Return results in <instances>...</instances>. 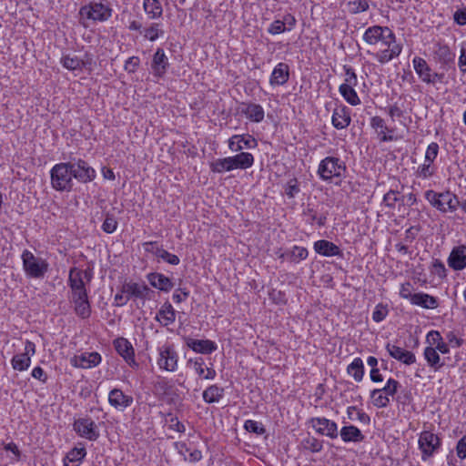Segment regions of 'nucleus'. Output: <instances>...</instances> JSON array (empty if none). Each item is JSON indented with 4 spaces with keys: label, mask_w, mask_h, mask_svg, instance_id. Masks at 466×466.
<instances>
[{
    "label": "nucleus",
    "mask_w": 466,
    "mask_h": 466,
    "mask_svg": "<svg viewBox=\"0 0 466 466\" xmlns=\"http://www.w3.org/2000/svg\"><path fill=\"white\" fill-rule=\"evenodd\" d=\"M363 40L369 45L380 43L387 46V48L373 54L380 64L388 63L401 53V46L396 44L394 33L387 26L373 25L367 28L363 35Z\"/></svg>",
    "instance_id": "1"
},
{
    "label": "nucleus",
    "mask_w": 466,
    "mask_h": 466,
    "mask_svg": "<svg viewBox=\"0 0 466 466\" xmlns=\"http://www.w3.org/2000/svg\"><path fill=\"white\" fill-rule=\"evenodd\" d=\"M52 187L60 192H70L73 189V177L70 163L56 164L50 170Z\"/></svg>",
    "instance_id": "2"
},
{
    "label": "nucleus",
    "mask_w": 466,
    "mask_h": 466,
    "mask_svg": "<svg viewBox=\"0 0 466 466\" xmlns=\"http://www.w3.org/2000/svg\"><path fill=\"white\" fill-rule=\"evenodd\" d=\"M425 198L433 208L442 213L454 212L460 206L458 197L450 190L438 193L430 189L425 192Z\"/></svg>",
    "instance_id": "3"
},
{
    "label": "nucleus",
    "mask_w": 466,
    "mask_h": 466,
    "mask_svg": "<svg viewBox=\"0 0 466 466\" xmlns=\"http://www.w3.org/2000/svg\"><path fill=\"white\" fill-rule=\"evenodd\" d=\"M112 15V9L100 2H90L79 9L80 23L87 27L86 20L105 22Z\"/></svg>",
    "instance_id": "4"
},
{
    "label": "nucleus",
    "mask_w": 466,
    "mask_h": 466,
    "mask_svg": "<svg viewBox=\"0 0 466 466\" xmlns=\"http://www.w3.org/2000/svg\"><path fill=\"white\" fill-rule=\"evenodd\" d=\"M21 258L26 276L33 279H43L45 277L49 267L46 259L35 257L27 249L23 251Z\"/></svg>",
    "instance_id": "5"
},
{
    "label": "nucleus",
    "mask_w": 466,
    "mask_h": 466,
    "mask_svg": "<svg viewBox=\"0 0 466 466\" xmlns=\"http://www.w3.org/2000/svg\"><path fill=\"white\" fill-rule=\"evenodd\" d=\"M346 166L339 157H327L322 159L318 167V175L324 181H331L333 177H344Z\"/></svg>",
    "instance_id": "6"
},
{
    "label": "nucleus",
    "mask_w": 466,
    "mask_h": 466,
    "mask_svg": "<svg viewBox=\"0 0 466 466\" xmlns=\"http://www.w3.org/2000/svg\"><path fill=\"white\" fill-rule=\"evenodd\" d=\"M419 449L421 451L422 461H427L439 451L441 441L438 435L430 431L420 432L418 441Z\"/></svg>",
    "instance_id": "7"
},
{
    "label": "nucleus",
    "mask_w": 466,
    "mask_h": 466,
    "mask_svg": "<svg viewBox=\"0 0 466 466\" xmlns=\"http://www.w3.org/2000/svg\"><path fill=\"white\" fill-rule=\"evenodd\" d=\"M73 430L79 437L90 441H96L100 436L96 423L87 416L75 420Z\"/></svg>",
    "instance_id": "8"
},
{
    "label": "nucleus",
    "mask_w": 466,
    "mask_h": 466,
    "mask_svg": "<svg viewBox=\"0 0 466 466\" xmlns=\"http://www.w3.org/2000/svg\"><path fill=\"white\" fill-rule=\"evenodd\" d=\"M70 169L73 178H76L80 183H89L96 178V170L84 159L74 158L70 161Z\"/></svg>",
    "instance_id": "9"
},
{
    "label": "nucleus",
    "mask_w": 466,
    "mask_h": 466,
    "mask_svg": "<svg viewBox=\"0 0 466 466\" xmlns=\"http://www.w3.org/2000/svg\"><path fill=\"white\" fill-rule=\"evenodd\" d=\"M329 212L322 204H308L303 210V216L306 222L311 226L317 224L319 227H324L327 222Z\"/></svg>",
    "instance_id": "10"
},
{
    "label": "nucleus",
    "mask_w": 466,
    "mask_h": 466,
    "mask_svg": "<svg viewBox=\"0 0 466 466\" xmlns=\"http://www.w3.org/2000/svg\"><path fill=\"white\" fill-rule=\"evenodd\" d=\"M157 365L167 371H175L177 368L178 355L173 346L164 345L158 349Z\"/></svg>",
    "instance_id": "11"
},
{
    "label": "nucleus",
    "mask_w": 466,
    "mask_h": 466,
    "mask_svg": "<svg viewBox=\"0 0 466 466\" xmlns=\"http://www.w3.org/2000/svg\"><path fill=\"white\" fill-rule=\"evenodd\" d=\"M309 424L319 435L336 439L339 435L338 425L335 421L325 417H315L309 420Z\"/></svg>",
    "instance_id": "12"
},
{
    "label": "nucleus",
    "mask_w": 466,
    "mask_h": 466,
    "mask_svg": "<svg viewBox=\"0 0 466 466\" xmlns=\"http://www.w3.org/2000/svg\"><path fill=\"white\" fill-rule=\"evenodd\" d=\"M92 273L78 268H71L69 270L67 284L71 290L86 289V284L90 283Z\"/></svg>",
    "instance_id": "13"
},
{
    "label": "nucleus",
    "mask_w": 466,
    "mask_h": 466,
    "mask_svg": "<svg viewBox=\"0 0 466 466\" xmlns=\"http://www.w3.org/2000/svg\"><path fill=\"white\" fill-rule=\"evenodd\" d=\"M35 353V343L26 340L24 352L15 355L11 360L13 369L19 371L26 370L31 364V357L34 356Z\"/></svg>",
    "instance_id": "14"
},
{
    "label": "nucleus",
    "mask_w": 466,
    "mask_h": 466,
    "mask_svg": "<svg viewBox=\"0 0 466 466\" xmlns=\"http://www.w3.org/2000/svg\"><path fill=\"white\" fill-rule=\"evenodd\" d=\"M102 360L98 352H84L80 355H75L70 359V363L76 368L91 369L100 364Z\"/></svg>",
    "instance_id": "15"
},
{
    "label": "nucleus",
    "mask_w": 466,
    "mask_h": 466,
    "mask_svg": "<svg viewBox=\"0 0 466 466\" xmlns=\"http://www.w3.org/2000/svg\"><path fill=\"white\" fill-rule=\"evenodd\" d=\"M114 347L116 352L127 361V363L134 368L138 364L135 360V351L132 344L125 338H117L114 340Z\"/></svg>",
    "instance_id": "16"
},
{
    "label": "nucleus",
    "mask_w": 466,
    "mask_h": 466,
    "mask_svg": "<svg viewBox=\"0 0 466 466\" xmlns=\"http://www.w3.org/2000/svg\"><path fill=\"white\" fill-rule=\"evenodd\" d=\"M447 263L455 271L464 269L466 268V245L453 247L447 258Z\"/></svg>",
    "instance_id": "17"
},
{
    "label": "nucleus",
    "mask_w": 466,
    "mask_h": 466,
    "mask_svg": "<svg viewBox=\"0 0 466 466\" xmlns=\"http://www.w3.org/2000/svg\"><path fill=\"white\" fill-rule=\"evenodd\" d=\"M258 147V141L249 134L234 135L228 139V148L239 152L244 148L252 149Z\"/></svg>",
    "instance_id": "18"
},
{
    "label": "nucleus",
    "mask_w": 466,
    "mask_h": 466,
    "mask_svg": "<svg viewBox=\"0 0 466 466\" xmlns=\"http://www.w3.org/2000/svg\"><path fill=\"white\" fill-rule=\"evenodd\" d=\"M133 401V397L125 394L120 389L115 388L109 391L108 403L117 410L124 411L132 405Z\"/></svg>",
    "instance_id": "19"
},
{
    "label": "nucleus",
    "mask_w": 466,
    "mask_h": 466,
    "mask_svg": "<svg viewBox=\"0 0 466 466\" xmlns=\"http://www.w3.org/2000/svg\"><path fill=\"white\" fill-rule=\"evenodd\" d=\"M121 292L129 296V299L132 298L149 299V294L153 291L146 284H139L137 282H125L121 287Z\"/></svg>",
    "instance_id": "20"
},
{
    "label": "nucleus",
    "mask_w": 466,
    "mask_h": 466,
    "mask_svg": "<svg viewBox=\"0 0 466 466\" xmlns=\"http://www.w3.org/2000/svg\"><path fill=\"white\" fill-rule=\"evenodd\" d=\"M168 66V58L166 56L164 49L158 47L153 56L151 63L153 75L157 78L163 77L167 73Z\"/></svg>",
    "instance_id": "21"
},
{
    "label": "nucleus",
    "mask_w": 466,
    "mask_h": 466,
    "mask_svg": "<svg viewBox=\"0 0 466 466\" xmlns=\"http://www.w3.org/2000/svg\"><path fill=\"white\" fill-rule=\"evenodd\" d=\"M386 350L391 358L397 360L398 361L405 365H411L416 362L415 354L401 347L396 346L391 343H387Z\"/></svg>",
    "instance_id": "22"
},
{
    "label": "nucleus",
    "mask_w": 466,
    "mask_h": 466,
    "mask_svg": "<svg viewBox=\"0 0 466 466\" xmlns=\"http://www.w3.org/2000/svg\"><path fill=\"white\" fill-rule=\"evenodd\" d=\"M186 345L197 353L210 354L217 350V344L209 339H185Z\"/></svg>",
    "instance_id": "23"
},
{
    "label": "nucleus",
    "mask_w": 466,
    "mask_h": 466,
    "mask_svg": "<svg viewBox=\"0 0 466 466\" xmlns=\"http://www.w3.org/2000/svg\"><path fill=\"white\" fill-rule=\"evenodd\" d=\"M351 117L350 109L345 106H338L334 109L331 123L332 126L337 129H343L350 125Z\"/></svg>",
    "instance_id": "24"
},
{
    "label": "nucleus",
    "mask_w": 466,
    "mask_h": 466,
    "mask_svg": "<svg viewBox=\"0 0 466 466\" xmlns=\"http://www.w3.org/2000/svg\"><path fill=\"white\" fill-rule=\"evenodd\" d=\"M289 79V66L288 64L280 62L273 69L269 77V84L273 86H283Z\"/></svg>",
    "instance_id": "25"
},
{
    "label": "nucleus",
    "mask_w": 466,
    "mask_h": 466,
    "mask_svg": "<svg viewBox=\"0 0 466 466\" xmlns=\"http://www.w3.org/2000/svg\"><path fill=\"white\" fill-rule=\"evenodd\" d=\"M147 279L153 288L163 292H169L174 287L172 280L162 273H148L147 275Z\"/></svg>",
    "instance_id": "26"
},
{
    "label": "nucleus",
    "mask_w": 466,
    "mask_h": 466,
    "mask_svg": "<svg viewBox=\"0 0 466 466\" xmlns=\"http://www.w3.org/2000/svg\"><path fill=\"white\" fill-rule=\"evenodd\" d=\"M314 250L325 257L339 256L342 257V252L339 246L326 239H320L314 243Z\"/></svg>",
    "instance_id": "27"
},
{
    "label": "nucleus",
    "mask_w": 466,
    "mask_h": 466,
    "mask_svg": "<svg viewBox=\"0 0 466 466\" xmlns=\"http://www.w3.org/2000/svg\"><path fill=\"white\" fill-rule=\"evenodd\" d=\"M155 319L163 327H167L175 322L176 311L168 301H166L161 306L155 317Z\"/></svg>",
    "instance_id": "28"
},
{
    "label": "nucleus",
    "mask_w": 466,
    "mask_h": 466,
    "mask_svg": "<svg viewBox=\"0 0 466 466\" xmlns=\"http://www.w3.org/2000/svg\"><path fill=\"white\" fill-rule=\"evenodd\" d=\"M370 126L372 128L376 129L379 136H380V141L382 142H390L395 140V137L387 133H393V129H390L382 117L375 116L370 119Z\"/></svg>",
    "instance_id": "29"
},
{
    "label": "nucleus",
    "mask_w": 466,
    "mask_h": 466,
    "mask_svg": "<svg viewBox=\"0 0 466 466\" xmlns=\"http://www.w3.org/2000/svg\"><path fill=\"white\" fill-rule=\"evenodd\" d=\"M413 67L420 79L427 84H430L433 80L431 78L432 73L431 68L429 66L425 59L415 56L412 60Z\"/></svg>",
    "instance_id": "30"
},
{
    "label": "nucleus",
    "mask_w": 466,
    "mask_h": 466,
    "mask_svg": "<svg viewBox=\"0 0 466 466\" xmlns=\"http://www.w3.org/2000/svg\"><path fill=\"white\" fill-rule=\"evenodd\" d=\"M411 304L427 309H434L439 307V300L430 294L418 292L414 294Z\"/></svg>",
    "instance_id": "31"
},
{
    "label": "nucleus",
    "mask_w": 466,
    "mask_h": 466,
    "mask_svg": "<svg viewBox=\"0 0 466 466\" xmlns=\"http://www.w3.org/2000/svg\"><path fill=\"white\" fill-rule=\"evenodd\" d=\"M423 356L428 365L434 371L440 370L445 365V362L441 360L438 351L432 346H428L424 349Z\"/></svg>",
    "instance_id": "32"
},
{
    "label": "nucleus",
    "mask_w": 466,
    "mask_h": 466,
    "mask_svg": "<svg viewBox=\"0 0 466 466\" xmlns=\"http://www.w3.org/2000/svg\"><path fill=\"white\" fill-rule=\"evenodd\" d=\"M339 435L344 442H360L365 438L360 430L353 425L342 427Z\"/></svg>",
    "instance_id": "33"
},
{
    "label": "nucleus",
    "mask_w": 466,
    "mask_h": 466,
    "mask_svg": "<svg viewBox=\"0 0 466 466\" xmlns=\"http://www.w3.org/2000/svg\"><path fill=\"white\" fill-rule=\"evenodd\" d=\"M242 113L252 122L259 123L264 119L265 112L263 107L255 103L246 105L242 109Z\"/></svg>",
    "instance_id": "34"
},
{
    "label": "nucleus",
    "mask_w": 466,
    "mask_h": 466,
    "mask_svg": "<svg viewBox=\"0 0 466 466\" xmlns=\"http://www.w3.org/2000/svg\"><path fill=\"white\" fill-rule=\"evenodd\" d=\"M234 169H247L253 166L254 157L248 152H240L239 154L230 157Z\"/></svg>",
    "instance_id": "35"
},
{
    "label": "nucleus",
    "mask_w": 466,
    "mask_h": 466,
    "mask_svg": "<svg viewBox=\"0 0 466 466\" xmlns=\"http://www.w3.org/2000/svg\"><path fill=\"white\" fill-rule=\"evenodd\" d=\"M86 455L85 448H74L64 458V466H79Z\"/></svg>",
    "instance_id": "36"
},
{
    "label": "nucleus",
    "mask_w": 466,
    "mask_h": 466,
    "mask_svg": "<svg viewBox=\"0 0 466 466\" xmlns=\"http://www.w3.org/2000/svg\"><path fill=\"white\" fill-rule=\"evenodd\" d=\"M224 396V389L218 385L208 386L202 393L203 400L206 403L218 402Z\"/></svg>",
    "instance_id": "37"
},
{
    "label": "nucleus",
    "mask_w": 466,
    "mask_h": 466,
    "mask_svg": "<svg viewBox=\"0 0 466 466\" xmlns=\"http://www.w3.org/2000/svg\"><path fill=\"white\" fill-rule=\"evenodd\" d=\"M143 8L150 19H157L162 16L163 8L158 0H144Z\"/></svg>",
    "instance_id": "38"
},
{
    "label": "nucleus",
    "mask_w": 466,
    "mask_h": 466,
    "mask_svg": "<svg viewBox=\"0 0 466 466\" xmlns=\"http://www.w3.org/2000/svg\"><path fill=\"white\" fill-rule=\"evenodd\" d=\"M355 86H350V85H340L339 91L342 97L351 106H357L360 104V99L357 94V92L354 90Z\"/></svg>",
    "instance_id": "39"
},
{
    "label": "nucleus",
    "mask_w": 466,
    "mask_h": 466,
    "mask_svg": "<svg viewBox=\"0 0 466 466\" xmlns=\"http://www.w3.org/2000/svg\"><path fill=\"white\" fill-rule=\"evenodd\" d=\"M347 372L353 377V379L360 382L364 376V364L360 358H355L352 362L348 366Z\"/></svg>",
    "instance_id": "40"
},
{
    "label": "nucleus",
    "mask_w": 466,
    "mask_h": 466,
    "mask_svg": "<svg viewBox=\"0 0 466 466\" xmlns=\"http://www.w3.org/2000/svg\"><path fill=\"white\" fill-rule=\"evenodd\" d=\"M436 56L439 59V62L442 66H450L454 62L455 55L451 52L448 46H439L438 49L435 52Z\"/></svg>",
    "instance_id": "41"
},
{
    "label": "nucleus",
    "mask_w": 466,
    "mask_h": 466,
    "mask_svg": "<svg viewBox=\"0 0 466 466\" xmlns=\"http://www.w3.org/2000/svg\"><path fill=\"white\" fill-rule=\"evenodd\" d=\"M61 63L65 68L71 70V71L82 70L86 66V63L84 62V60L80 59L76 56H70L68 55L64 56L61 58Z\"/></svg>",
    "instance_id": "42"
},
{
    "label": "nucleus",
    "mask_w": 466,
    "mask_h": 466,
    "mask_svg": "<svg viewBox=\"0 0 466 466\" xmlns=\"http://www.w3.org/2000/svg\"><path fill=\"white\" fill-rule=\"evenodd\" d=\"M211 171L215 173H223L234 170L230 157L224 158H218L210 164Z\"/></svg>",
    "instance_id": "43"
},
{
    "label": "nucleus",
    "mask_w": 466,
    "mask_h": 466,
    "mask_svg": "<svg viewBox=\"0 0 466 466\" xmlns=\"http://www.w3.org/2000/svg\"><path fill=\"white\" fill-rule=\"evenodd\" d=\"M288 260L293 263H299L307 258L309 252L304 247L294 246L290 250H287Z\"/></svg>",
    "instance_id": "44"
},
{
    "label": "nucleus",
    "mask_w": 466,
    "mask_h": 466,
    "mask_svg": "<svg viewBox=\"0 0 466 466\" xmlns=\"http://www.w3.org/2000/svg\"><path fill=\"white\" fill-rule=\"evenodd\" d=\"M164 35L162 25L159 23H152L147 28L144 30V37L151 42L156 41L160 36Z\"/></svg>",
    "instance_id": "45"
},
{
    "label": "nucleus",
    "mask_w": 466,
    "mask_h": 466,
    "mask_svg": "<svg viewBox=\"0 0 466 466\" xmlns=\"http://www.w3.org/2000/svg\"><path fill=\"white\" fill-rule=\"evenodd\" d=\"M74 309L76 314L82 318V319H87L91 315V305L89 302V299H84L81 301L74 302Z\"/></svg>",
    "instance_id": "46"
},
{
    "label": "nucleus",
    "mask_w": 466,
    "mask_h": 466,
    "mask_svg": "<svg viewBox=\"0 0 466 466\" xmlns=\"http://www.w3.org/2000/svg\"><path fill=\"white\" fill-rule=\"evenodd\" d=\"M372 403L377 408H386L390 404V398L382 394V390L375 389L370 392Z\"/></svg>",
    "instance_id": "47"
},
{
    "label": "nucleus",
    "mask_w": 466,
    "mask_h": 466,
    "mask_svg": "<svg viewBox=\"0 0 466 466\" xmlns=\"http://www.w3.org/2000/svg\"><path fill=\"white\" fill-rule=\"evenodd\" d=\"M347 415L350 420L357 419L361 423L366 424V425L370 424V416L366 412H364L362 410H359L357 409V407H355V406L348 407Z\"/></svg>",
    "instance_id": "48"
},
{
    "label": "nucleus",
    "mask_w": 466,
    "mask_h": 466,
    "mask_svg": "<svg viewBox=\"0 0 466 466\" xmlns=\"http://www.w3.org/2000/svg\"><path fill=\"white\" fill-rule=\"evenodd\" d=\"M301 445L305 450H309L314 453L319 452L323 447L322 441L312 436L303 439Z\"/></svg>",
    "instance_id": "49"
},
{
    "label": "nucleus",
    "mask_w": 466,
    "mask_h": 466,
    "mask_svg": "<svg viewBox=\"0 0 466 466\" xmlns=\"http://www.w3.org/2000/svg\"><path fill=\"white\" fill-rule=\"evenodd\" d=\"M155 255L170 265H178L180 262V259L177 255L171 254L166 249L159 247L156 248Z\"/></svg>",
    "instance_id": "50"
},
{
    "label": "nucleus",
    "mask_w": 466,
    "mask_h": 466,
    "mask_svg": "<svg viewBox=\"0 0 466 466\" xmlns=\"http://www.w3.org/2000/svg\"><path fill=\"white\" fill-rule=\"evenodd\" d=\"M118 222L113 214L106 213L102 224V230L107 234H112L116 230Z\"/></svg>",
    "instance_id": "51"
},
{
    "label": "nucleus",
    "mask_w": 466,
    "mask_h": 466,
    "mask_svg": "<svg viewBox=\"0 0 466 466\" xmlns=\"http://www.w3.org/2000/svg\"><path fill=\"white\" fill-rule=\"evenodd\" d=\"M244 429L248 432H253L258 435H263L266 432L264 425L253 420H247L244 423Z\"/></svg>",
    "instance_id": "52"
},
{
    "label": "nucleus",
    "mask_w": 466,
    "mask_h": 466,
    "mask_svg": "<svg viewBox=\"0 0 466 466\" xmlns=\"http://www.w3.org/2000/svg\"><path fill=\"white\" fill-rule=\"evenodd\" d=\"M400 387V384L398 380H396L392 378H390L387 380L386 385L381 390H382V392H385V395H387L389 398L390 397L393 398L398 393Z\"/></svg>",
    "instance_id": "53"
},
{
    "label": "nucleus",
    "mask_w": 466,
    "mask_h": 466,
    "mask_svg": "<svg viewBox=\"0 0 466 466\" xmlns=\"http://www.w3.org/2000/svg\"><path fill=\"white\" fill-rule=\"evenodd\" d=\"M399 191L390 189L389 190L383 197V203L390 208H394L396 203L400 201V198L398 197Z\"/></svg>",
    "instance_id": "54"
},
{
    "label": "nucleus",
    "mask_w": 466,
    "mask_h": 466,
    "mask_svg": "<svg viewBox=\"0 0 466 466\" xmlns=\"http://www.w3.org/2000/svg\"><path fill=\"white\" fill-rule=\"evenodd\" d=\"M348 5L351 14H359L369 9V3L367 0H354L349 2Z\"/></svg>",
    "instance_id": "55"
},
{
    "label": "nucleus",
    "mask_w": 466,
    "mask_h": 466,
    "mask_svg": "<svg viewBox=\"0 0 466 466\" xmlns=\"http://www.w3.org/2000/svg\"><path fill=\"white\" fill-rule=\"evenodd\" d=\"M389 310L386 305L382 303L378 304L372 313V319L375 322L382 321L388 315Z\"/></svg>",
    "instance_id": "56"
},
{
    "label": "nucleus",
    "mask_w": 466,
    "mask_h": 466,
    "mask_svg": "<svg viewBox=\"0 0 466 466\" xmlns=\"http://www.w3.org/2000/svg\"><path fill=\"white\" fill-rule=\"evenodd\" d=\"M300 191V188H299V182L297 180V178H292L290 179L287 185H286V187H285V192H286V195L289 198H295V196Z\"/></svg>",
    "instance_id": "57"
},
{
    "label": "nucleus",
    "mask_w": 466,
    "mask_h": 466,
    "mask_svg": "<svg viewBox=\"0 0 466 466\" xmlns=\"http://www.w3.org/2000/svg\"><path fill=\"white\" fill-rule=\"evenodd\" d=\"M413 290H414V288H413L412 284L410 282H405V283L401 284V286H400V296L402 299L410 300V302L411 303L412 298L415 294V293H413Z\"/></svg>",
    "instance_id": "58"
},
{
    "label": "nucleus",
    "mask_w": 466,
    "mask_h": 466,
    "mask_svg": "<svg viewBox=\"0 0 466 466\" xmlns=\"http://www.w3.org/2000/svg\"><path fill=\"white\" fill-rule=\"evenodd\" d=\"M439 153V145L435 142L431 143L425 153V162L432 163Z\"/></svg>",
    "instance_id": "59"
},
{
    "label": "nucleus",
    "mask_w": 466,
    "mask_h": 466,
    "mask_svg": "<svg viewBox=\"0 0 466 466\" xmlns=\"http://www.w3.org/2000/svg\"><path fill=\"white\" fill-rule=\"evenodd\" d=\"M431 163L425 162L423 165L418 167L416 172L417 177L422 178H428L434 174V168L431 166Z\"/></svg>",
    "instance_id": "60"
},
{
    "label": "nucleus",
    "mask_w": 466,
    "mask_h": 466,
    "mask_svg": "<svg viewBox=\"0 0 466 466\" xmlns=\"http://www.w3.org/2000/svg\"><path fill=\"white\" fill-rule=\"evenodd\" d=\"M431 272L433 274L437 275L438 277H440L441 279H444L447 276L446 268H445L443 262L441 261L440 259H435L433 261Z\"/></svg>",
    "instance_id": "61"
},
{
    "label": "nucleus",
    "mask_w": 466,
    "mask_h": 466,
    "mask_svg": "<svg viewBox=\"0 0 466 466\" xmlns=\"http://www.w3.org/2000/svg\"><path fill=\"white\" fill-rule=\"evenodd\" d=\"M140 59L138 56H131L129 57L124 66V68L128 73H134L137 71V67L139 66Z\"/></svg>",
    "instance_id": "62"
},
{
    "label": "nucleus",
    "mask_w": 466,
    "mask_h": 466,
    "mask_svg": "<svg viewBox=\"0 0 466 466\" xmlns=\"http://www.w3.org/2000/svg\"><path fill=\"white\" fill-rule=\"evenodd\" d=\"M285 31H287V27L284 26L282 20H275L268 28V32L271 35L281 34Z\"/></svg>",
    "instance_id": "63"
},
{
    "label": "nucleus",
    "mask_w": 466,
    "mask_h": 466,
    "mask_svg": "<svg viewBox=\"0 0 466 466\" xmlns=\"http://www.w3.org/2000/svg\"><path fill=\"white\" fill-rule=\"evenodd\" d=\"M456 453L461 460L466 458V434L457 442Z\"/></svg>",
    "instance_id": "64"
}]
</instances>
